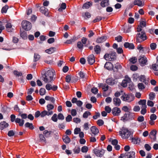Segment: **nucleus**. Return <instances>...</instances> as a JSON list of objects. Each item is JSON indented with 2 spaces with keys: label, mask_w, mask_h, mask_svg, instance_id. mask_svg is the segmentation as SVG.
<instances>
[{
  "label": "nucleus",
  "mask_w": 158,
  "mask_h": 158,
  "mask_svg": "<svg viewBox=\"0 0 158 158\" xmlns=\"http://www.w3.org/2000/svg\"><path fill=\"white\" fill-rule=\"evenodd\" d=\"M54 75H55V70L51 69L46 71L42 75V79L45 83L51 82L55 79L54 77Z\"/></svg>",
  "instance_id": "obj_1"
},
{
  "label": "nucleus",
  "mask_w": 158,
  "mask_h": 158,
  "mask_svg": "<svg viewBox=\"0 0 158 158\" xmlns=\"http://www.w3.org/2000/svg\"><path fill=\"white\" fill-rule=\"evenodd\" d=\"M120 135L123 139L128 138L131 135L132 133L127 128L123 127L119 131Z\"/></svg>",
  "instance_id": "obj_2"
},
{
  "label": "nucleus",
  "mask_w": 158,
  "mask_h": 158,
  "mask_svg": "<svg viewBox=\"0 0 158 158\" xmlns=\"http://www.w3.org/2000/svg\"><path fill=\"white\" fill-rule=\"evenodd\" d=\"M136 41L138 43H141L147 39V36L143 31H141L136 35Z\"/></svg>",
  "instance_id": "obj_3"
},
{
  "label": "nucleus",
  "mask_w": 158,
  "mask_h": 158,
  "mask_svg": "<svg viewBox=\"0 0 158 158\" xmlns=\"http://www.w3.org/2000/svg\"><path fill=\"white\" fill-rule=\"evenodd\" d=\"M104 58L106 60L114 61L116 58V53L113 52L110 54H106L104 55Z\"/></svg>",
  "instance_id": "obj_4"
},
{
  "label": "nucleus",
  "mask_w": 158,
  "mask_h": 158,
  "mask_svg": "<svg viewBox=\"0 0 158 158\" xmlns=\"http://www.w3.org/2000/svg\"><path fill=\"white\" fill-rule=\"evenodd\" d=\"M134 113L129 112V113H125L122 116L121 119V120H122L124 122L127 121L130 118H134Z\"/></svg>",
  "instance_id": "obj_5"
},
{
  "label": "nucleus",
  "mask_w": 158,
  "mask_h": 158,
  "mask_svg": "<svg viewBox=\"0 0 158 158\" xmlns=\"http://www.w3.org/2000/svg\"><path fill=\"white\" fill-rule=\"evenodd\" d=\"M22 27L25 30L29 31L31 28V23L26 20H23L22 22Z\"/></svg>",
  "instance_id": "obj_6"
},
{
  "label": "nucleus",
  "mask_w": 158,
  "mask_h": 158,
  "mask_svg": "<svg viewBox=\"0 0 158 158\" xmlns=\"http://www.w3.org/2000/svg\"><path fill=\"white\" fill-rule=\"evenodd\" d=\"M93 152L95 154L96 156L101 157L105 153V151L102 149H98L96 148H94L93 150Z\"/></svg>",
  "instance_id": "obj_7"
},
{
  "label": "nucleus",
  "mask_w": 158,
  "mask_h": 158,
  "mask_svg": "<svg viewBox=\"0 0 158 158\" xmlns=\"http://www.w3.org/2000/svg\"><path fill=\"white\" fill-rule=\"evenodd\" d=\"M122 100L130 102L132 101L133 100V97L132 96L128 94H124L121 97Z\"/></svg>",
  "instance_id": "obj_8"
},
{
  "label": "nucleus",
  "mask_w": 158,
  "mask_h": 158,
  "mask_svg": "<svg viewBox=\"0 0 158 158\" xmlns=\"http://www.w3.org/2000/svg\"><path fill=\"white\" fill-rule=\"evenodd\" d=\"M139 61L141 66H144L147 64V60L146 57L143 55L139 56Z\"/></svg>",
  "instance_id": "obj_9"
},
{
  "label": "nucleus",
  "mask_w": 158,
  "mask_h": 158,
  "mask_svg": "<svg viewBox=\"0 0 158 158\" xmlns=\"http://www.w3.org/2000/svg\"><path fill=\"white\" fill-rule=\"evenodd\" d=\"M112 114L114 116H118L120 115L121 112L120 109L118 107L113 108L112 110Z\"/></svg>",
  "instance_id": "obj_10"
},
{
  "label": "nucleus",
  "mask_w": 158,
  "mask_h": 158,
  "mask_svg": "<svg viewBox=\"0 0 158 158\" xmlns=\"http://www.w3.org/2000/svg\"><path fill=\"white\" fill-rule=\"evenodd\" d=\"M87 61L90 65L93 64L95 62V58L93 54H91L88 56Z\"/></svg>",
  "instance_id": "obj_11"
},
{
  "label": "nucleus",
  "mask_w": 158,
  "mask_h": 158,
  "mask_svg": "<svg viewBox=\"0 0 158 158\" xmlns=\"http://www.w3.org/2000/svg\"><path fill=\"white\" fill-rule=\"evenodd\" d=\"M124 156L127 157V158H135V152L133 151L126 152L124 154Z\"/></svg>",
  "instance_id": "obj_12"
},
{
  "label": "nucleus",
  "mask_w": 158,
  "mask_h": 158,
  "mask_svg": "<svg viewBox=\"0 0 158 158\" xmlns=\"http://www.w3.org/2000/svg\"><path fill=\"white\" fill-rule=\"evenodd\" d=\"M53 114V111L48 112L47 110H44L40 113L41 117H44L46 115L49 116Z\"/></svg>",
  "instance_id": "obj_13"
},
{
  "label": "nucleus",
  "mask_w": 158,
  "mask_h": 158,
  "mask_svg": "<svg viewBox=\"0 0 158 158\" xmlns=\"http://www.w3.org/2000/svg\"><path fill=\"white\" fill-rule=\"evenodd\" d=\"M104 68L108 70H112L114 68L113 65L110 62H106L105 63Z\"/></svg>",
  "instance_id": "obj_14"
},
{
  "label": "nucleus",
  "mask_w": 158,
  "mask_h": 158,
  "mask_svg": "<svg viewBox=\"0 0 158 158\" xmlns=\"http://www.w3.org/2000/svg\"><path fill=\"white\" fill-rule=\"evenodd\" d=\"M113 104L116 106H119L121 103V100L118 98H113Z\"/></svg>",
  "instance_id": "obj_15"
},
{
  "label": "nucleus",
  "mask_w": 158,
  "mask_h": 158,
  "mask_svg": "<svg viewBox=\"0 0 158 158\" xmlns=\"http://www.w3.org/2000/svg\"><path fill=\"white\" fill-rule=\"evenodd\" d=\"M124 46L126 48H128L130 49H133L135 48V46L133 44L128 42H125L124 44Z\"/></svg>",
  "instance_id": "obj_16"
},
{
  "label": "nucleus",
  "mask_w": 158,
  "mask_h": 158,
  "mask_svg": "<svg viewBox=\"0 0 158 158\" xmlns=\"http://www.w3.org/2000/svg\"><path fill=\"white\" fill-rule=\"evenodd\" d=\"M116 81L112 78H109L107 79L106 80V83L108 85H112L116 83Z\"/></svg>",
  "instance_id": "obj_17"
},
{
  "label": "nucleus",
  "mask_w": 158,
  "mask_h": 158,
  "mask_svg": "<svg viewBox=\"0 0 158 158\" xmlns=\"http://www.w3.org/2000/svg\"><path fill=\"white\" fill-rule=\"evenodd\" d=\"M92 133L94 135H97L99 132L98 129L95 126H92L90 128Z\"/></svg>",
  "instance_id": "obj_18"
},
{
  "label": "nucleus",
  "mask_w": 158,
  "mask_h": 158,
  "mask_svg": "<svg viewBox=\"0 0 158 158\" xmlns=\"http://www.w3.org/2000/svg\"><path fill=\"white\" fill-rule=\"evenodd\" d=\"M109 5V0H103L100 3L101 6L103 8L106 7Z\"/></svg>",
  "instance_id": "obj_19"
},
{
  "label": "nucleus",
  "mask_w": 158,
  "mask_h": 158,
  "mask_svg": "<svg viewBox=\"0 0 158 158\" xmlns=\"http://www.w3.org/2000/svg\"><path fill=\"white\" fill-rule=\"evenodd\" d=\"M157 131L156 130H153L150 132L149 136L151 139H153L155 140L156 139V134Z\"/></svg>",
  "instance_id": "obj_20"
},
{
  "label": "nucleus",
  "mask_w": 158,
  "mask_h": 158,
  "mask_svg": "<svg viewBox=\"0 0 158 158\" xmlns=\"http://www.w3.org/2000/svg\"><path fill=\"white\" fill-rule=\"evenodd\" d=\"M9 126V124L5 121H2L0 123V129L3 130L7 128Z\"/></svg>",
  "instance_id": "obj_21"
},
{
  "label": "nucleus",
  "mask_w": 158,
  "mask_h": 158,
  "mask_svg": "<svg viewBox=\"0 0 158 158\" xmlns=\"http://www.w3.org/2000/svg\"><path fill=\"white\" fill-rule=\"evenodd\" d=\"M107 37L106 36H103L98 37L97 38L96 40V42L98 43H101L105 41Z\"/></svg>",
  "instance_id": "obj_22"
},
{
  "label": "nucleus",
  "mask_w": 158,
  "mask_h": 158,
  "mask_svg": "<svg viewBox=\"0 0 158 158\" xmlns=\"http://www.w3.org/2000/svg\"><path fill=\"white\" fill-rule=\"evenodd\" d=\"M92 6V2H87L84 3L83 6V9H88Z\"/></svg>",
  "instance_id": "obj_23"
},
{
  "label": "nucleus",
  "mask_w": 158,
  "mask_h": 158,
  "mask_svg": "<svg viewBox=\"0 0 158 158\" xmlns=\"http://www.w3.org/2000/svg\"><path fill=\"white\" fill-rule=\"evenodd\" d=\"M122 67L119 63H117L114 64V68L112 69L114 71H118L122 69Z\"/></svg>",
  "instance_id": "obj_24"
},
{
  "label": "nucleus",
  "mask_w": 158,
  "mask_h": 158,
  "mask_svg": "<svg viewBox=\"0 0 158 158\" xmlns=\"http://www.w3.org/2000/svg\"><path fill=\"white\" fill-rule=\"evenodd\" d=\"M24 122V119H21L19 118H16L15 120V122L16 123H18L19 125L21 127L23 126Z\"/></svg>",
  "instance_id": "obj_25"
},
{
  "label": "nucleus",
  "mask_w": 158,
  "mask_h": 158,
  "mask_svg": "<svg viewBox=\"0 0 158 158\" xmlns=\"http://www.w3.org/2000/svg\"><path fill=\"white\" fill-rule=\"evenodd\" d=\"M134 4L137 5L140 7H142L144 6V2H143L140 0H135L134 2Z\"/></svg>",
  "instance_id": "obj_26"
},
{
  "label": "nucleus",
  "mask_w": 158,
  "mask_h": 158,
  "mask_svg": "<svg viewBox=\"0 0 158 158\" xmlns=\"http://www.w3.org/2000/svg\"><path fill=\"white\" fill-rule=\"evenodd\" d=\"M40 12L42 14H44L45 15L47 16L48 15V10L44 6H41L40 8Z\"/></svg>",
  "instance_id": "obj_27"
},
{
  "label": "nucleus",
  "mask_w": 158,
  "mask_h": 158,
  "mask_svg": "<svg viewBox=\"0 0 158 158\" xmlns=\"http://www.w3.org/2000/svg\"><path fill=\"white\" fill-rule=\"evenodd\" d=\"M146 100L145 99L140 100L138 102L139 105H141V108L143 107H147L146 105Z\"/></svg>",
  "instance_id": "obj_28"
},
{
  "label": "nucleus",
  "mask_w": 158,
  "mask_h": 158,
  "mask_svg": "<svg viewBox=\"0 0 158 158\" xmlns=\"http://www.w3.org/2000/svg\"><path fill=\"white\" fill-rule=\"evenodd\" d=\"M139 80L140 81L143 82L145 85H147L148 84V81L146 80L145 77L144 75H141L140 77Z\"/></svg>",
  "instance_id": "obj_29"
},
{
  "label": "nucleus",
  "mask_w": 158,
  "mask_h": 158,
  "mask_svg": "<svg viewBox=\"0 0 158 158\" xmlns=\"http://www.w3.org/2000/svg\"><path fill=\"white\" fill-rule=\"evenodd\" d=\"M94 50L96 54H99L100 53L101 51V48L99 46L97 45L94 47Z\"/></svg>",
  "instance_id": "obj_30"
},
{
  "label": "nucleus",
  "mask_w": 158,
  "mask_h": 158,
  "mask_svg": "<svg viewBox=\"0 0 158 158\" xmlns=\"http://www.w3.org/2000/svg\"><path fill=\"white\" fill-rule=\"evenodd\" d=\"M56 48L55 47H52L48 49H46L45 52L46 53L49 54H51L56 51Z\"/></svg>",
  "instance_id": "obj_31"
},
{
  "label": "nucleus",
  "mask_w": 158,
  "mask_h": 158,
  "mask_svg": "<svg viewBox=\"0 0 158 158\" xmlns=\"http://www.w3.org/2000/svg\"><path fill=\"white\" fill-rule=\"evenodd\" d=\"M52 132V131H48L47 130H45L43 132V135L45 137L48 138L50 136V135Z\"/></svg>",
  "instance_id": "obj_32"
},
{
  "label": "nucleus",
  "mask_w": 158,
  "mask_h": 158,
  "mask_svg": "<svg viewBox=\"0 0 158 158\" xmlns=\"http://www.w3.org/2000/svg\"><path fill=\"white\" fill-rule=\"evenodd\" d=\"M62 139L63 141L66 144L69 143L71 141L69 137L67 135L63 136Z\"/></svg>",
  "instance_id": "obj_33"
},
{
  "label": "nucleus",
  "mask_w": 158,
  "mask_h": 158,
  "mask_svg": "<svg viewBox=\"0 0 158 158\" xmlns=\"http://www.w3.org/2000/svg\"><path fill=\"white\" fill-rule=\"evenodd\" d=\"M45 99L47 101H50L52 103H54L55 102V99L53 97H50L49 96H46L45 98Z\"/></svg>",
  "instance_id": "obj_34"
},
{
  "label": "nucleus",
  "mask_w": 158,
  "mask_h": 158,
  "mask_svg": "<svg viewBox=\"0 0 158 158\" xmlns=\"http://www.w3.org/2000/svg\"><path fill=\"white\" fill-rule=\"evenodd\" d=\"M21 37L24 40H27V34L25 31H23L20 34Z\"/></svg>",
  "instance_id": "obj_35"
},
{
  "label": "nucleus",
  "mask_w": 158,
  "mask_h": 158,
  "mask_svg": "<svg viewBox=\"0 0 158 158\" xmlns=\"http://www.w3.org/2000/svg\"><path fill=\"white\" fill-rule=\"evenodd\" d=\"M132 142L135 144H138L140 141V139L139 138H132Z\"/></svg>",
  "instance_id": "obj_36"
},
{
  "label": "nucleus",
  "mask_w": 158,
  "mask_h": 158,
  "mask_svg": "<svg viewBox=\"0 0 158 158\" xmlns=\"http://www.w3.org/2000/svg\"><path fill=\"white\" fill-rule=\"evenodd\" d=\"M54 108V106L53 105L51 104H48L47 106V111H53L52 110H53Z\"/></svg>",
  "instance_id": "obj_37"
},
{
  "label": "nucleus",
  "mask_w": 158,
  "mask_h": 158,
  "mask_svg": "<svg viewBox=\"0 0 158 158\" xmlns=\"http://www.w3.org/2000/svg\"><path fill=\"white\" fill-rule=\"evenodd\" d=\"M24 125L26 127H28L31 129H33L34 128L33 124L31 123H30L28 122L26 123H25Z\"/></svg>",
  "instance_id": "obj_38"
},
{
  "label": "nucleus",
  "mask_w": 158,
  "mask_h": 158,
  "mask_svg": "<svg viewBox=\"0 0 158 158\" xmlns=\"http://www.w3.org/2000/svg\"><path fill=\"white\" fill-rule=\"evenodd\" d=\"M66 7V4L64 3H63L61 5L60 7L58 9V11L60 12H61L63 10L65 9Z\"/></svg>",
  "instance_id": "obj_39"
},
{
  "label": "nucleus",
  "mask_w": 158,
  "mask_h": 158,
  "mask_svg": "<svg viewBox=\"0 0 158 158\" xmlns=\"http://www.w3.org/2000/svg\"><path fill=\"white\" fill-rule=\"evenodd\" d=\"M40 58V56L37 53H34V61L36 62Z\"/></svg>",
  "instance_id": "obj_40"
},
{
  "label": "nucleus",
  "mask_w": 158,
  "mask_h": 158,
  "mask_svg": "<svg viewBox=\"0 0 158 158\" xmlns=\"http://www.w3.org/2000/svg\"><path fill=\"white\" fill-rule=\"evenodd\" d=\"M76 40V37L75 36H73L70 39L67 40L66 41V43L67 44H71L72 43L74 42Z\"/></svg>",
  "instance_id": "obj_41"
},
{
  "label": "nucleus",
  "mask_w": 158,
  "mask_h": 158,
  "mask_svg": "<svg viewBox=\"0 0 158 158\" xmlns=\"http://www.w3.org/2000/svg\"><path fill=\"white\" fill-rule=\"evenodd\" d=\"M91 113L88 111H85L83 114V117L84 118H87L89 116L91 115Z\"/></svg>",
  "instance_id": "obj_42"
},
{
  "label": "nucleus",
  "mask_w": 158,
  "mask_h": 158,
  "mask_svg": "<svg viewBox=\"0 0 158 158\" xmlns=\"http://www.w3.org/2000/svg\"><path fill=\"white\" fill-rule=\"evenodd\" d=\"M51 120L54 122H57L58 120L57 115L56 114H54L51 118Z\"/></svg>",
  "instance_id": "obj_43"
},
{
  "label": "nucleus",
  "mask_w": 158,
  "mask_h": 158,
  "mask_svg": "<svg viewBox=\"0 0 158 158\" xmlns=\"http://www.w3.org/2000/svg\"><path fill=\"white\" fill-rule=\"evenodd\" d=\"M8 8V6L7 5H6L4 6L3 7L1 10L2 13H6L7 12V10Z\"/></svg>",
  "instance_id": "obj_44"
},
{
  "label": "nucleus",
  "mask_w": 158,
  "mask_h": 158,
  "mask_svg": "<svg viewBox=\"0 0 158 158\" xmlns=\"http://www.w3.org/2000/svg\"><path fill=\"white\" fill-rule=\"evenodd\" d=\"M149 99L151 100H153L155 97V94L153 92H151L149 94Z\"/></svg>",
  "instance_id": "obj_45"
},
{
  "label": "nucleus",
  "mask_w": 158,
  "mask_h": 158,
  "mask_svg": "<svg viewBox=\"0 0 158 158\" xmlns=\"http://www.w3.org/2000/svg\"><path fill=\"white\" fill-rule=\"evenodd\" d=\"M18 116H20L22 118L21 119H25L27 118V114L24 113V114H21V113L20 112L19 115Z\"/></svg>",
  "instance_id": "obj_46"
},
{
  "label": "nucleus",
  "mask_w": 158,
  "mask_h": 158,
  "mask_svg": "<svg viewBox=\"0 0 158 158\" xmlns=\"http://www.w3.org/2000/svg\"><path fill=\"white\" fill-rule=\"evenodd\" d=\"M13 73L17 77L21 76L22 75V73L21 72H19L17 70H14Z\"/></svg>",
  "instance_id": "obj_47"
},
{
  "label": "nucleus",
  "mask_w": 158,
  "mask_h": 158,
  "mask_svg": "<svg viewBox=\"0 0 158 158\" xmlns=\"http://www.w3.org/2000/svg\"><path fill=\"white\" fill-rule=\"evenodd\" d=\"M39 137L40 140L41 141L45 142L46 141V139L44 135L42 134L39 135Z\"/></svg>",
  "instance_id": "obj_48"
},
{
  "label": "nucleus",
  "mask_w": 158,
  "mask_h": 158,
  "mask_svg": "<svg viewBox=\"0 0 158 158\" xmlns=\"http://www.w3.org/2000/svg\"><path fill=\"white\" fill-rule=\"evenodd\" d=\"M40 95L42 96L44 95L46 93V90L45 89L41 88L39 91Z\"/></svg>",
  "instance_id": "obj_49"
},
{
  "label": "nucleus",
  "mask_w": 158,
  "mask_h": 158,
  "mask_svg": "<svg viewBox=\"0 0 158 158\" xmlns=\"http://www.w3.org/2000/svg\"><path fill=\"white\" fill-rule=\"evenodd\" d=\"M138 87L139 89L142 90L145 88V87L144 84L142 83H139L138 84Z\"/></svg>",
  "instance_id": "obj_50"
},
{
  "label": "nucleus",
  "mask_w": 158,
  "mask_h": 158,
  "mask_svg": "<svg viewBox=\"0 0 158 158\" xmlns=\"http://www.w3.org/2000/svg\"><path fill=\"white\" fill-rule=\"evenodd\" d=\"M57 118L59 120H63L64 118V117L63 114L60 113H59L57 116Z\"/></svg>",
  "instance_id": "obj_51"
},
{
  "label": "nucleus",
  "mask_w": 158,
  "mask_h": 158,
  "mask_svg": "<svg viewBox=\"0 0 158 158\" xmlns=\"http://www.w3.org/2000/svg\"><path fill=\"white\" fill-rule=\"evenodd\" d=\"M88 148L87 147L84 146L82 147L81 151L82 152L84 153L88 151Z\"/></svg>",
  "instance_id": "obj_52"
},
{
  "label": "nucleus",
  "mask_w": 158,
  "mask_h": 158,
  "mask_svg": "<svg viewBox=\"0 0 158 158\" xmlns=\"http://www.w3.org/2000/svg\"><path fill=\"white\" fill-rule=\"evenodd\" d=\"M77 46L79 49L83 48L84 46L83 44L81 41H78L77 42Z\"/></svg>",
  "instance_id": "obj_53"
},
{
  "label": "nucleus",
  "mask_w": 158,
  "mask_h": 158,
  "mask_svg": "<svg viewBox=\"0 0 158 158\" xmlns=\"http://www.w3.org/2000/svg\"><path fill=\"white\" fill-rule=\"evenodd\" d=\"M122 110L126 112H129L130 110L127 106H124L122 108Z\"/></svg>",
  "instance_id": "obj_54"
},
{
  "label": "nucleus",
  "mask_w": 158,
  "mask_h": 158,
  "mask_svg": "<svg viewBox=\"0 0 158 158\" xmlns=\"http://www.w3.org/2000/svg\"><path fill=\"white\" fill-rule=\"evenodd\" d=\"M3 23H7V24L6 25V28H11L12 26L11 24V23L7 22V21L6 20L5 21H4L3 22Z\"/></svg>",
  "instance_id": "obj_55"
},
{
  "label": "nucleus",
  "mask_w": 158,
  "mask_h": 158,
  "mask_svg": "<svg viewBox=\"0 0 158 158\" xmlns=\"http://www.w3.org/2000/svg\"><path fill=\"white\" fill-rule=\"evenodd\" d=\"M152 69L155 71H157L158 70V65L157 64H153L152 65Z\"/></svg>",
  "instance_id": "obj_56"
},
{
  "label": "nucleus",
  "mask_w": 158,
  "mask_h": 158,
  "mask_svg": "<svg viewBox=\"0 0 158 158\" xmlns=\"http://www.w3.org/2000/svg\"><path fill=\"white\" fill-rule=\"evenodd\" d=\"M123 37L120 35H118L115 38V40L118 42H120L122 41Z\"/></svg>",
  "instance_id": "obj_57"
},
{
  "label": "nucleus",
  "mask_w": 158,
  "mask_h": 158,
  "mask_svg": "<svg viewBox=\"0 0 158 158\" xmlns=\"http://www.w3.org/2000/svg\"><path fill=\"white\" fill-rule=\"evenodd\" d=\"M147 104L149 106L152 107L154 106V103L151 101L148 100L147 102Z\"/></svg>",
  "instance_id": "obj_58"
},
{
  "label": "nucleus",
  "mask_w": 158,
  "mask_h": 158,
  "mask_svg": "<svg viewBox=\"0 0 158 158\" xmlns=\"http://www.w3.org/2000/svg\"><path fill=\"white\" fill-rule=\"evenodd\" d=\"M81 149L79 147L75 148L73 149V151L74 153H78L80 151Z\"/></svg>",
  "instance_id": "obj_59"
},
{
  "label": "nucleus",
  "mask_w": 158,
  "mask_h": 158,
  "mask_svg": "<svg viewBox=\"0 0 158 158\" xmlns=\"http://www.w3.org/2000/svg\"><path fill=\"white\" fill-rule=\"evenodd\" d=\"M156 45L155 43H151L150 44V47L151 49L152 50H154L156 49Z\"/></svg>",
  "instance_id": "obj_60"
},
{
  "label": "nucleus",
  "mask_w": 158,
  "mask_h": 158,
  "mask_svg": "<svg viewBox=\"0 0 158 158\" xmlns=\"http://www.w3.org/2000/svg\"><path fill=\"white\" fill-rule=\"evenodd\" d=\"M150 118L152 120H155L156 119L157 116L155 114H152L150 115Z\"/></svg>",
  "instance_id": "obj_61"
},
{
  "label": "nucleus",
  "mask_w": 158,
  "mask_h": 158,
  "mask_svg": "<svg viewBox=\"0 0 158 158\" xmlns=\"http://www.w3.org/2000/svg\"><path fill=\"white\" fill-rule=\"evenodd\" d=\"M102 19V18L101 16H97L96 18L93 20L94 23H96L101 21Z\"/></svg>",
  "instance_id": "obj_62"
},
{
  "label": "nucleus",
  "mask_w": 158,
  "mask_h": 158,
  "mask_svg": "<svg viewBox=\"0 0 158 158\" xmlns=\"http://www.w3.org/2000/svg\"><path fill=\"white\" fill-rule=\"evenodd\" d=\"M105 110L106 112L108 113H110L111 111V108H110L108 106H106L105 108Z\"/></svg>",
  "instance_id": "obj_63"
},
{
  "label": "nucleus",
  "mask_w": 158,
  "mask_h": 158,
  "mask_svg": "<svg viewBox=\"0 0 158 158\" xmlns=\"http://www.w3.org/2000/svg\"><path fill=\"white\" fill-rule=\"evenodd\" d=\"M72 117L70 115H68L67 117H66V121L67 122H69L72 120Z\"/></svg>",
  "instance_id": "obj_64"
}]
</instances>
